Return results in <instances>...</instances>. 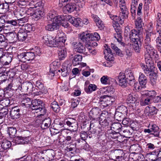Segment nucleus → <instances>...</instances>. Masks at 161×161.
Returning a JSON list of instances; mask_svg holds the SVG:
<instances>
[{"mask_svg": "<svg viewBox=\"0 0 161 161\" xmlns=\"http://www.w3.org/2000/svg\"><path fill=\"white\" fill-rule=\"evenodd\" d=\"M134 43L133 44V47L136 52H139L142 46L141 42L140 40L136 41L133 42Z\"/></svg>", "mask_w": 161, "mask_h": 161, "instance_id": "de8ad7c7", "label": "nucleus"}, {"mask_svg": "<svg viewBox=\"0 0 161 161\" xmlns=\"http://www.w3.org/2000/svg\"><path fill=\"white\" fill-rule=\"evenodd\" d=\"M75 3V4L78 6L81 9L84 5V0H74Z\"/></svg>", "mask_w": 161, "mask_h": 161, "instance_id": "e2e57ef3", "label": "nucleus"}, {"mask_svg": "<svg viewBox=\"0 0 161 161\" xmlns=\"http://www.w3.org/2000/svg\"><path fill=\"white\" fill-rule=\"evenodd\" d=\"M152 100L149 97H146V98H145L143 102H142V104L143 105H148L151 103Z\"/></svg>", "mask_w": 161, "mask_h": 161, "instance_id": "774afa93", "label": "nucleus"}, {"mask_svg": "<svg viewBox=\"0 0 161 161\" xmlns=\"http://www.w3.org/2000/svg\"><path fill=\"white\" fill-rule=\"evenodd\" d=\"M42 101L40 99H35L31 101V105L30 107H31L33 110L36 111V113L41 111L42 109Z\"/></svg>", "mask_w": 161, "mask_h": 161, "instance_id": "9d476101", "label": "nucleus"}, {"mask_svg": "<svg viewBox=\"0 0 161 161\" xmlns=\"http://www.w3.org/2000/svg\"><path fill=\"white\" fill-rule=\"evenodd\" d=\"M151 30H150L149 31H146L145 33V44H150L151 42V37L152 36L154 35V33L153 32H151Z\"/></svg>", "mask_w": 161, "mask_h": 161, "instance_id": "e433bc0d", "label": "nucleus"}, {"mask_svg": "<svg viewBox=\"0 0 161 161\" xmlns=\"http://www.w3.org/2000/svg\"><path fill=\"white\" fill-rule=\"evenodd\" d=\"M78 7V6L75 4V3H70L66 5L63 8V10L66 13L67 12L70 13L74 10L76 11L80 10L81 9Z\"/></svg>", "mask_w": 161, "mask_h": 161, "instance_id": "f8f14e48", "label": "nucleus"}, {"mask_svg": "<svg viewBox=\"0 0 161 161\" xmlns=\"http://www.w3.org/2000/svg\"><path fill=\"white\" fill-rule=\"evenodd\" d=\"M145 111L147 113L153 115L157 114L158 110L154 106H147Z\"/></svg>", "mask_w": 161, "mask_h": 161, "instance_id": "c9c22d12", "label": "nucleus"}, {"mask_svg": "<svg viewBox=\"0 0 161 161\" xmlns=\"http://www.w3.org/2000/svg\"><path fill=\"white\" fill-rule=\"evenodd\" d=\"M139 0H131L130 11L132 15H135L136 13V7L137 5Z\"/></svg>", "mask_w": 161, "mask_h": 161, "instance_id": "7c9ffc66", "label": "nucleus"}, {"mask_svg": "<svg viewBox=\"0 0 161 161\" xmlns=\"http://www.w3.org/2000/svg\"><path fill=\"white\" fill-rule=\"evenodd\" d=\"M59 72L61 73L62 75L64 77L66 76L69 74L70 70L68 67L65 66L62 67L60 69L58 70Z\"/></svg>", "mask_w": 161, "mask_h": 161, "instance_id": "c03bdc74", "label": "nucleus"}, {"mask_svg": "<svg viewBox=\"0 0 161 161\" xmlns=\"http://www.w3.org/2000/svg\"><path fill=\"white\" fill-rule=\"evenodd\" d=\"M155 23L156 30L159 36L156 40V46L158 50L161 53V14L160 13L157 14Z\"/></svg>", "mask_w": 161, "mask_h": 161, "instance_id": "20e7f679", "label": "nucleus"}, {"mask_svg": "<svg viewBox=\"0 0 161 161\" xmlns=\"http://www.w3.org/2000/svg\"><path fill=\"white\" fill-rule=\"evenodd\" d=\"M30 140V137L29 136L25 137L18 136L14 138L13 142H15L16 144H23L28 143Z\"/></svg>", "mask_w": 161, "mask_h": 161, "instance_id": "6ab92c4d", "label": "nucleus"}, {"mask_svg": "<svg viewBox=\"0 0 161 161\" xmlns=\"http://www.w3.org/2000/svg\"><path fill=\"white\" fill-rule=\"evenodd\" d=\"M33 6L35 8H36V10L35 9L33 17L36 18H40V17H42L44 16V12L43 10V7L42 5L41 2L39 1L36 3L33 4Z\"/></svg>", "mask_w": 161, "mask_h": 161, "instance_id": "0eeeda50", "label": "nucleus"}, {"mask_svg": "<svg viewBox=\"0 0 161 161\" xmlns=\"http://www.w3.org/2000/svg\"><path fill=\"white\" fill-rule=\"evenodd\" d=\"M64 125H66L69 127L74 128L77 129L78 127V122L76 120L73 118L68 117L64 119V121H60L58 123L55 124L54 125L55 128L60 129L64 126Z\"/></svg>", "mask_w": 161, "mask_h": 161, "instance_id": "f257e3e1", "label": "nucleus"}, {"mask_svg": "<svg viewBox=\"0 0 161 161\" xmlns=\"http://www.w3.org/2000/svg\"><path fill=\"white\" fill-rule=\"evenodd\" d=\"M147 155L149 156V159L152 161H159V160L157 159L158 156V152L156 150L147 154Z\"/></svg>", "mask_w": 161, "mask_h": 161, "instance_id": "473e14b6", "label": "nucleus"}, {"mask_svg": "<svg viewBox=\"0 0 161 161\" xmlns=\"http://www.w3.org/2000/svg\"><path fill=\"white\" fill-rule=\"evenodd\" d=\"M116 33H115L114 34V38L121 45L124 46V44L122 42V36L121 33L120 31V29H117V31H116Z\"/></svg>", "mask_w": 161, "mask_h": 161, "instance_id": "bb28decb", "label": "nucleus"}, {"mask_svg": "<svg viewBox=\"0 0 161 161\" xmlns=\"http://www.w3.org/2000/svg\"><path fill=\"white\" fill-rule=\"evenodd\" d=\"M124 74L125 75L127 80L132 79L133 78H135L133 75V72L131 70H126Z\"/></svg>", "mask_w": 161, "mask_h": 161, "instance_id": "864d4df0", "label": "nucleus"}, {"mask_svg": "<svg viewBox=\"0 0 161 161\" xmlns=\"http://www.w3.org/2000/svg\"><path fill=\"white\" fill-rule=\"evenodd\" d=\"M60 132H61V134L63 135H69L71 136V135H72L71 133L72 132V131L71 130L63 129H60Z\"/></svg>", "mask_w": 161, "mask_h": 161, "instance_id": "69168bd1", "label": "nucleus"}, {"mask_svg": "<svg viewBox=\"0 0 161 161\" xmlns=\"http://www.w3.org/2000/svg\"><path fill=\"white\" fill-rule=\"evenodd\" d=\"M90 33L87 31L83 32L80 34L79 38L83 42L87 43L90 41Z\"/></svg>", "mask_w": 161, "mask_h": 161, "instance_id": "5701e85b", "label": "nucleus"}, {"mask_svg": "<svg viewBox=\"0 0 161 161\" xmlns=\"http://www.w3.org/2000/svg\"><path fill=\"white\" fill-rule=\"evenodd\" d=\"M138 95L137 94H130L127 98V102L130 107L133 108L138 105L139 104Z\"/></svg>", "mask_w": 161, "mask_h": 161, "instance_id": "1a4fd4ad", "label": "nucleus"}, {"mask_svg": "<svg viewBox=\"0 0 161 161\" xmlns=\"http://www.w3.org/2000/svg\"><path fill=\"white\" fill-rule=\"evenodd\" d=\"M51 107L53 111L56 113L60 111V107L58 103L55 101L52 102L51 105Z\"/></svg>", "mask_w": 161, "mask_h": 161, "instance_id": "3c124183", "label": "nucleus"}, {"mask_svg": "<svg viewBox=\"0 0 161 161\" xmlns=\"http://www.w3.org/2000/svg\"><path fill=\"white\" fill-rule=\"evenodd\" d=\"M65 19H68L69 22L76 27H78L81 22V19L80 18H75L69 15H65Z\"/></svg>", "mask_w": 161, "mask_h": 161, "instance_id": "2eb2a0df", "label": "nucleus"}, {"mask_svg": "<svg viewBox=\"0 0 161 161\" xmlns=\"http://www.w3.org/2000/svg\"><path fill=\"white\" fill-rule=\"evenodd\" d=\"M148 74H145L147 76L149 75L150 76V81L151 83L153 85H154L156 83V81L157 79V75L154 71H153V72L152 73H149Z\"/></svg>", "mask_w": 161, "mask_h": 161, "instance_id": "58836bf2", "label": "nucleus"}, {"mask_svg": "<svg viewBox=\"0 0 161 161\" xmlns=\"http://www.w3.org/2000/svg\"><path fill=\"white\" fill-rule=\"evenodd\" d=\"M130 39L133 42L136 41L141 40L142 38V36L140 34L138 31L135 29L131 31L129 34Z\"/></svg>", "mask_w": 161, "mask_h": 161, "instance_id": "dca6fc26", "label": "nucleus"}, {"mask_svg": "<svg viewBox=\"0 0 161 161\" xmlns=\"http://www.w3.org/2000/svg\"><path fill=\"white\" fill-rule=\"evenodd\" d=\"M73 129L72 130V132L71 133V136L69 135H67V136L65 139V140L67 142L70 141L71 140L73 141L76 136L77 135L76 134V131L77 130V129H75L74 128H72Z\"/></svg>", "mask_w": 161, "mask_h": 161, "instance_id": "49530a36", "label": "nucleus"}, {"mask_svg": "<svg viewBox=\"0 0 161 161\" xmlns=\"http://www.w3.org/2000/svg\"><path fill=\"white\" fill-rule=\"evenodd\" d=\"M100 109L99 108L96 107L92 108L90 112V114H92L94 119L95 120V119H96V120H97V118L96 117L98 115L100 114Z\"/></svg>", "mask_w": 161, "mask_h": 161, "instance_id": "37998d69", "label": "nucleus"}, {"mask_svg": "<svg viewBox=\"0 0 161 161\" xmlns=\"http://www.w3.org/2000/svg\"><path fill=\"white\" fill-rule=\"evenodd\" d=\"M60 22L59 21L52 22L51 24L47 25L46 26V29L48 31H53L57 30L59 28Z\"/></svg>", "mask_w": 161, "mask_h": 161, "instance_id": "412c9836", "label": "nucleus"}, {"mask_svg": "<svg viewBox=\"0 0 161 161\" xmlns=\"http://www.w3.org/2000/svg\"><path fill=\"white\" fill-rule=\"evenodd\" d=\"M145 48L146 51L145 53V56H153L155 54L156 51L153 47L150 44H145Z\"/></svg>", "mask_w": 161, "mask_h": 161, "instance_id": "aec40b11", "label": "nucleus"}, {"mask_svg": "<svg viewBox=\"0 0 161 161\" xmlns=\"http://www.w3.org/2000/svg\"><path fill=\"white\" fill-rule=\"evenodd\" d=\"M27 36V31L23 29H20L18 33L17 37L19 41L25 40Z\"/></svg>", "mask_w": 161, "mask_h": 161, "instance_id": "393cba45", "label": "nucleus"}, {"mask_svg": "<svg viewBox=\"0 0 161 161\" xmlns=\"http://www.w3.org/2000/svg\"><path fill=\"white\" fill-rule=\"evenodd\" d=\"M148 127L150 129L152 132H154V133H152V134L155 136L158 137L159 136V128L156 125L152 123H150L148 126Z\"/></svg>", "mask_w": 161, "mask_h": 161, "instance_id": "a878e982", "label": "nucleus"}, {"mask_svg": "<svg viewBox=\"0 0 161 161\" xmlns=\"http://www.w3.org/2000/svg\"><path fill=\"white\" fill-rule=\"evenodd\" d=\"M36 0H32L31 2L30 3L29 5L31 7L26 10V13L30 15L31 16L34 15V13L35 10L34 8H35L33 6V4L36 3H35V2Z\"/></svg>", "mask_w": 161, "mask_h": 161, "instance_id": "72a5a7b5", "label": "nucleus"}, {"mask_svg": "<svg viewBox=\"0 0 161 161\" xmlns=\"http://www.w3.org/2000/svg\"><path fill=\"white\" fill-rule=\"evenodd\" d=\"M21 103L23 106H26V107H30L31 103V99L28 97L23 98Z\"/></svg>", "mask_w": 161, "mask_h": 161, "instance_id": "603ef678", "label": "nucleus"}, {"mask_svg": "<svg viewBox=\"0 0 161 161\" xmlns=\"http://www.w3.org/2000/svg\"><path fill=\"white\" fill-rule=\"evenodd\" d=\"M19 109L17 107L12 108L10 111V114L11 117L13 119H17L19 118L20 114Z\"/></svg>", "mask_w": 161, "mask_h": 161, "instance_id": "4be33fe9", "label": "nucleus"}, {"mask_svg": "<svg viewBox=\"0 0 161 161\" xmlns=\"http://www.w3.org/2000/svg\"><path fill=\"white\" fill-rule=\"evenodd\" d=\"M90 41H98L100 38L99 35L97 32H95L94 33H90Z\"/></svg>", "mask_w": 161, "mask_h": 161, "instance_id": "4d7b16f0", "label": "nucleus"}, {"mask_svg": "<svg viewBox=\"0 0 161 161\" xmlns=\"http://www.w3.org/2000/svg\"><path fill=\"white\" fill-rule=\"evenodd\" d=\"M3 59H2L6 64L8 65L12 61V57L11 55L7 54L6 55H4L2 57Z\"/></svg>", "mask_w": 161, "mask_h": 161, "instance_id": "6e6d98bb", "label": "nucleus"}, {"mask_svg": "<svg viewBox=\"0 0 161 161\" xmlns=\"http://www.w3.org/2000/svg\"><path fill=\"white\" fill-rule=\"evenodd\" d=\"M51 124V119L48 118L44 120L41 123V127L42 129H45L48 128Z\"/></svg>", "mask_w": 161, "mask_h": 161, "instance_id": "2f4dec72", "label": "nucleus"}, {"mask_svg": "<svg viewBox=\"0 0 161 161\" xmlns=\"http://www.w3.org/2000/svg\"><path fill=\"white\" fill-rule=\"evenodd\" d=\"M105 49L104 50V54L105 58L108 61H114V58L112 53L111 49L106 44L104 45Z\"/></svg>", "mask_w": 161, "mask_h": 161, "instance_id": "4468645a", "label": "nucleus"}, {"mask_svg": "<svg viewBox=\"0 0 161 161\" xmlns=\"http://www.w3.org/2000/svg\"><path fill=\"white\" fill-rule=\"evenodd\" d=\"M113 79L107 75L103 76L100 79V81L102 84L103 85H109L112 82Z\"/></svg>", "mask_w": 161, "mask_h": 161, "instance_id": "f704fd0d", "label": "nucleus"}, {"mask_svg": "<svg viewBox=\"0 0 161 161\" xmlns=\"http://www.w3.org/2000/svg\"><path fill=\"white\" fill-rule=\"evenodd\" d=\"M43 42L48 46L50 47H58L55 38L52 36L47 35L43 37Z\"/></svg>", "mask_w": 161, "mask_h": 161, "instance_id": "423d86ee", "label": "nucleus"}, {"mask_svg": "<svg viewBox=\"0 0 161 161\" xmlns=\"http://www.w3.org/2000/svg\"><path fill=\"white\" fill-rule=\"evenodd\" d=\"M119 85L123 87L126 86L128 81L124 73L120 72L118 76Z\"/></svg>", "mask_w": 161, "mask_h": 161, "instance_id": "a211bd4d", "label": "nucleus"}, {"mask_svg": "<svg viewBox=\"0 0 161 161\" xmlns=\"http://www.w3.org/2000/svg\"><path fill=\"white\" fill-rule=\"evenodd\" d=\"M31 52L34 53L35 57L36 56H40L42 53L41 50L38 47H36L32 49Z\"/></svg>", "mask_w": 161, "mask_h": 161, "instance_id": "13d9d810", "label": "nucleus"}, {"mask_svg": "<svg viewBox=\"0 0 161 161\" xmlns=\"http://www.w3.org/2000/svg\"><path fill=\"white\" fill-rule=\"evenodd\" d=\"M8 114V109L3 108L0 111V119H2V122L0 123L1 124L4 120L6 115Z\"/></svg>", "mask_w": 161, "mask_h": 161, "instance_id": "a18cd8bd", "label": "nucleus"}, {"mask_svg": "<svg viewBox=\"0 0 161 161\" xmlns=\"http://www.w3.org/2000/svg\"><path fill=\"white\" fill-rule=\"evenodd\" d=\"M64 15L56 16V12L54 10L50 11L47 16V19L48 21L52 22H56L59 21L61 22V21L65 19V16Z\"/></svg>", "mask_w": 161, "mask_h": 161, "instance_id": "6e6552de", "label": "nucleus"}, {"mask_svg": "<svg viewBox=\"0 0 161 161\" xmlns=\"http://www.w3.org/2000/svg\"><path fill=\"white\" fill-rule=\"evenodd\" d=\"M121 125L119 123H113L111 125V130L114 132L118 133L121 130Z\"/></svg>", "mask_w": 161, "mask_h": 161, "instance_id": "c756f323", "label": "nucleus"}, {"mask_svg": "<svg viewBox=\"0 0 161 161\" xmlns=\"http://www.w3.org/2000/svg\"><path fill=\"white\" fill-rule=\"evenodd\" d=\"M74 50L80 53H82L86 55H90L91 52L90 46L86 47L82 43L79 42H74L72 43Z\"/></svg>", "mask_w": 161, "mask_h": 161, "instance_id": "7ed1b4c3", "label": "nucleus"}, {"mask_svg": "<svg viewBox=\"0 0 161 161\" xmlns=\"http://www.w3.org/2000/svg\"><path fill=\"white\" fill-rule=\"evenodd\" d=\"M55 39L57 42L58 43V45H59L58 47H62L66 40H64H64L62 39H64V38H62V37Z\"/></svg>", "mask_w": 161, "mask_h": 161, "instance_id": "338daca9", "label": "nucleus"}, {"mask_svg": "<svg viewBox=\"0 0 161 161\" xmlns=\"http://www.w3.org/2000/svg\"><path fill=\"white\" fill-rule=\"evenodd\" d=\"M110 17L114 22L119 23L120 25H122L124 23V18L120 17V16H117L111 14L110 15Z\"/></svg>", "mask_w": 161, "mask_h": 161, "instance_id": "4c0bfd02", "label": "nucleus"}, {"mask_svg": "<svg viewBox=\"0 0 161 161\" xmlns=\"http://www.w3.org/2000/svg\"><path fill=\"white\" fill-rule=\"evenodd\" d=\"M108 112L106 111H103L99 118V122L101 125L103 127L108 126V122L107 119L108 118Z\"/></svg>", "mask_w": 161, "mask_h": 161, "instance_id": "ddd939ff", "label": "nucleus"}, {"mask_svg": "<svg viewBox=\"0 0 161 161\" xmlns=\"http://www.w3.org/2000/svg\"><path fill=\"white\" fill-rule=\"evenodd\" d=\"M58 57L60 60H63L67 56L66 49L62 47L58 50Z\"/></svg>", "mask_w": 161, "mask_h": 161, "instance_id": "c85d7f7f", "label": "nucleus"}, {"mask_svg": "<svg viewBox=\"0 0 161 161\" xmlns=\"http://www.w3.org/2000/svg\"><path fill=\"white\" fill-rule=\"evenodd\" d=\"M64 38L63 40H66V37L65 35L61 31H57V36L55 38Z\"/></svg>", "mask_w": 161, "mask_h": 161, "instance_id": "0e129e2a", "label": "nucleus"}, {"mask_svg": "<svg viewBox=\"0 0 161 161\" xmlns=\"http://www.w3.org/2000/svg\"><path fill=\"white\" fill-rule=\"evenodd\" d=\"M97 89L96 85L90 84L88 80L85 81L84 84V90L87 94H91L92 92L96 91Z\"/></svg>", "mask_w": 161, "mask_h": 161, "instance_id": "9b49d317", "label": "nucleus"}, {"mask_svg": "<svg viewBox=\"0 0 161 161\" xmlns=\"http://www.w3.org/2000/svg\"><path fill=\"white\" fill-rule=\"evenodd\" d=\"M152 56H145V62L146 65L141 63L140 65L145 74L149 73H152L154 71L155 67L154 63L152 60Z\"/></svg>", "mask_w": 161, "mask_h": 161, "instance_id": "f03ea898", "label": "nucleus"}, {"mask_svg": "<svg viewBox=\"0 0 161 161\" xmlns=\"http://www.w3.org/2000/svg\"><path fill=\"white\" fill-rule=\"evenodd\" d=\"M144 95L146 97L153 99L156 95V92L154 91H145L144 92Z\"/></svg>", "mask_w": 161, "mask_h": 161, "instance_id": "09e8293b", "label": "nucleus"}, {"mask_svg": "<svg viewBox=\"0 0 161 161\" xmlns=\"http://www.w3.org/2000/svg\"><path fill=\"white\" fill-rule=\"evenodd\" d=\"M17 57L19 61L22 62L31 63L34 61L35 55L32 52H25L18 54Z\"/></svg>", "mask_w": 161, "mask_h": 161, "instance_id": "39448f33", "label": "nucleus"}, {"mask_svg": "<svg viewBox=\"0 0 161 161\" xmlns=\"http://www.w3.org/2000/svg\"><path fill=\"white\" fill-rule=\"evenodd\" d=\"M8 4L7 3H2L0 4V14H3L8 11Z\"/></svg>", "mask_w": 161, "mask_h": 161, "instance_id": "a19ab883", "label": "nucleus"}, {"mask_svg": "<svg viewBox=\"0 0 161 161\" xmlns=\"http://www.w3.org/2000/svg\"><path fill=\"white\" fill-rule=\"evenodd\" d=\"M138 80L140 86H141V88L145 87L147 80V77L143 73L141 72L139 73Z\"/></svg>", "mask_w": 161, "mask_h": 161, "instance_id": "b1692460", "label": "nucleus"}, {"mask_svg": "<svg viewBox=\"0 0 161 161\" xmlns=\"http://www.w3.org/2000/svg\"><path fill=\"white\" fill-rule=\"evenodd\" d=\"M104 102H106V103L108 106L111 105L114 101V99L112 97L103 96Z\"/></svg>", "mask_w": 161, "mask_h": 161, "instance_id": "5fc2aeb1", "label": "nucleus"}, {"mask_svg": "<svg viewBox=\"0 0 161 161\" xmlns=\"http://www.w3.org/2000/svg\"><path fill=\"white\" fill-rule=\"evenodd\" d=\"M120 16L123 18H126L128 17V12L127 8L125 5H122L120 6Z\"/></svg>", "mask_w": 161, "mask_h": 161, "instance_id": "cd10ccee", "label": "nucleus"}, {"mask_svg": "<svg viewBox=\"0 0 161 161\" xmlns=\"http://www.w3.org/2000/svg\"><path fill=\"white\" fill-rule=\"evenodd\" d=\"M7 23L9 24L8 26H7L6 28H9L10 27L15 26L17 25L18 23L17 20H8L7 21Z\"/></svg>", "mask_w": 161, "mask_h": 161, "instance_id": "680f3d73", "label": "nucleus"}, {"mask_svg": "<svg viewBox=\"0 0 161 161\" xmlns=\"http://www.w3.org/2000/svg\"><path fill=\"white\" fill-rule=\"evenodd\" d=\"M11 144H12L10 142L6 140H4L2 144L1 143V146H2L1 147L2 148L3 150H1V152L2 153L4 152L5 150L8 148L11 147Z\"/></svg>", "mask_w": 161, "mask_h": 161, "instance_id": "ea45409f", "label": "nucleus"}, {"mask_svg": "<svg viewBox=\"0 0 161 161\" xmlns=\"http://www.w3.org/2000/svg\"><path fill=\"white\" fill-rule=\"evenodd\" d=\"M82 59V55L77 54L75 56L74 58L72 60L73 64L74 66H76L79 64Z\"/></svg>", "mask_w": 161, "mask_h": 161, "instance_id": "79ce46f5", "label": "nucleus"}, {"mask_svg": "<svg viewBox=\"0 0 161 161\" xmlns=\"http://www.w3.org/2000/svg\"><path fill=\"white\" fill-rule=\"evenodd\" d=\"M97 43L96 42L94 41H90L88 42L86 44V47H87L88 46H90L91 48V52L90 53H92V54H94V49L92 48V47L97 46Z\"/></svg>", "mask_w": 161, "mask_h": 161, "instance_id": "8fccbe9b", "label": "nucleus"}, {"mask_svg": "<svg viewBox=\"0 0 161 161\" xmlns=\"http://www.w3.org/2000/svg\"><path fill=\"white\" fill-rule=\"evenodd\" d=\"M111 47L119 55L121 56L122 54L121 51L114 43L111 44Z\"/></svg>", "mask_w": 161, "mask_h": 161, "instance_id": "052dcab7", "label": "nucleus"}, {"mask_svg": "<svg viewBox=\"0 0 161 161\" xmlns=\"http://www.w3.org/2000/svg\"><path fill=\"white\" fill-rule=\"evenodd\" d=\"M8 132L10 137H13L16 133V130L15 128L10 127L8 129Z\"/></svg>", "mask_w": 161, "mask_h": 161, "instance_id": "bf43d9fd", "label": "nucleus"}, {"mask_svg": "<svg viewBox=\"0 0 161 161\" xmlns=\"http://www.w3.org/2000/svg\"><path fill=\"white\" fill-rule=\"evenodd\" d=\"M20 90L23 92H26L29 91V92L33 91V86L32 84L29 82H25L21 85Z\"/></svg>", "mask_w": 161, "mask_h": 161, "instance_id": "f3484780", "label": "nucleus"}]
</instances>
